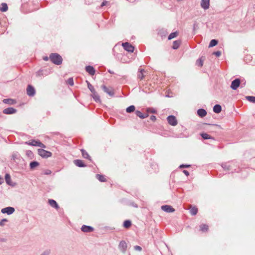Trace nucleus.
I'll return each instance as SVG.
<instances>
[{"label":"nucleus","mask_w":255,"mask_h":255,"mask_svg":"<svg viewBox=\"0 0 255 255\" xmlns=\"http://www.w3.org/2000/svg\"><path fill=\"white\" fill-rule=\"evenodd\" d=\"M3 103L9 105H14L16 102L15 100L12 99H5L3 100Z\"/></svg>","instance_id":"obj_29"},{"label":"nucleus","mask_w":255,"mask_h":255,"mask_svg":"<svg viewBox=\"0 0 255 255\" xmlns=\"http://www.w3.org/2000/svg\"><path fill=\"white\" fill-rule=\"evenodd\" d=\"M189 212L192 215L195 216L198 213V208L196 207H193L190 209Z\"/></svg>","instance_id":"obj_37"},{"label":"nucleus","mask_w":255,"mask_h":255,"mask_svg":"<svg viewBox=\"0 0 255 255\" xmlns=\"http://www.w3.org/2000/svg\"><path fill=\"white\" fill-rule=\"evenodd\" d=\"M210 0H201V6L205 10L209 8Z\"/></svg>","instance_id":"obj_17"},{"label":"nucleus","mask_w":255,"mask_h":255,"mask_svg":"<svg viewBox=\"0 0 255 255\" xmlns=\"http://www.w3.org/2000/svg\"><path fill=\"white\" fill-rule=\"evenodd\" d=\"M48 202L52 207L56 209H58L59 208V206L56 201L53 199H49Z\"/></svg>","instance_id":"obj_21"},{"label":"nucleus","mask_w":255,"mask_h":255,"mask_svg":"<svg viewBox=\"0 0 255 255\" xmlns=\"http://www.w3.org/2000/svg\"><path fill=\"white\" fill-rule=\"evenodd\" d=\"M240 84V79L239 78H236L235 79L232 81L230 87L232 90H236L239 88Z\"/></svg>","instance_id":"obj_9"},{"label":"nucleus","mask_w":255,"mask_h":255,"mask_svg":"<svg viewBox=\"0 0 255 255\" xmlns=\"http://www.w3.org/2000/svg\"><path fill=\"white\" fill-rule=\"evenodd\" d=\"M50 253V250L47 249L45 250L40 255H49Z\"/></svg>","instance_id":"obj_45"},{"label":"nucleus","mask_w":255,"mask_h":255,"mask_svg":"<svg viewBox=\"0 0 255 255\" xmlns=\"http://www.w3.org/2000/svg\"><path fill=\"white\" fill-rule=\"evenodd\" d=\"M181 44V41L180 40H175L173 41V45L172 46V49H177Z\"/></svg>","instance_id":"obj_31"},{"label":"nucleus","mask_w":255,"mask_h":255,"mask_svg":"<svg viewBox=\"0 0 255 255\" xmlns=\"http://www.w3.org/2000/svg\"><path fill=\"white\" fill-rule=\"evenodd\" d=\"M3 182V178L0 176V185Z\"/></svg>","instance_id":"obj_57"},{"label":"nucleus","mask_w":255,"mask_h":255,"mask_svg":"<svg viewBox=\"0 0 255 255\" xmlns=\"http://www.w3.org/2000/svg\"><path fill=\"white\" fill-rule=\"evenodd\" d=\"M49 59V57H48L47 56L43 57V60L47 61Z\"/></svg>","instance_id":"obj_56"},{"label":"nucleus","mask_w":255,"mask_h":255,"mask_svg":"<svg viewBox=\"0 0 255 255\" xmlns=\"http://www.w3.org/2000/svg\"><path fill=\"white\" fill-rule=\"evenodd\" d=\"M51 72V69L41 68L35 73V75L37 77L42 76H46L48 75Z\"/></svg>","instance_id":"obj_2"},{"label":"nucleus","mask_w":255,"mask_h":255,"mask_svg":"<svg viewBox=\"0 0 255 255\" xmlns=\"http://www.w3.org/2000/svg\"><path fill=\"white\" fill-rule=\"evenodd\" d=\"M246 99L252 103H255V97L252 96H247L245 97Z\"/></svg>","instance_id":"obj_40"},{"label":"nucleus","mask_w":255,"mask_h":255,"mask_svg":"<svg viewBox=\"0 0 255 255\" xmlns=\"http://www.w3.org/2000/svg\"><path fill=\"white\" fill-rule=\"evenodd\" d=\"M198 27V24L196 22H195L193 25V30L194 31Z\"/></svg>","instance_id":"obj_51"},{"label":"nucleus","mask_w":255,"mask_h":255,"mask_svg":"<svg viewBox=\"0 0 255 255\" xmlns=\"http://www.w3.org/2000/svg\"><path fill=\"white\" fill-rule=\"evenodd\" d=\"M17 112L16 109H14L13 107H8L4 109L2 113L6 115H12L16 113Z\"/></svg>","instance_id":"obj_13"},{"label":"nucleus","mask_w":255,"mask_h":255,"mask_svg":"<svg viewBox=\"0 0 255 255\" xmlns=\"http://www.w3.org/2000/svg\"><path fill=\"white\" fill-rule=\"evenodd\" d=\"M127 244L125 241H121L119 245L118 248L119 250L123 254H125L127 249Z\"/></svg>","instance_id":"obj_8"},{"label":"nucleus","mask_w":255,"mask_h":255,"mask_svg":"<svg viewBox=\"0 0 255 255\" xmlns=\"http://www.w3.org/2000/svg\"><path fill=\"white\" fill-rule=\"evenodd\" d=\"M39 165V163L38 161L33 160L30 162V164H29L30 169L31 170H33L35 167L38 166Z\"/></svg>","instance_id":"obj_28"},{"label":"nucleus","mask_w":255,"mask_h":255,"mask_svg":"<svg viewBox=\"0 0 255 255\" xmlns=\"http://www.w3.org/2000/svg\"><path fill=\"white\" fill-rule=\"evenodd\" d=\"M200 135L204 139H212L213 140L215 139L213 137L211 136L210 134H209L206 132L201 133Z\"/></svg>","instance_id":"obj_27"},{"label":"nucleus","mask_w":255,"mask_h":255,"mask_svg":"<svg viewBox=\"0 0 255 255\" xmlns=\"http://www.w3.org/2000/svg\"><path fill=\"white\" fill-rule=\"evenodd\" d=\"M26 94L29 97L34 96L35 95L34 87L31 85H28L26 89Z\"/></svg>","instance_id":"obj_10"},{"label":"nucleus","mask_w":255,"mask_h":255,"mask_svg":"<svg viewBox=\"0 0 255 255\" xmlns=\"http://www.w3.org/2000/svg\"><path fill=\"white\" fill-rule=\"evenodd\" d=\"M207 113L206 111L202 108L199 109L197 111V114L201 118L205 117L207 115Z\"/></svg>","instance_id":"obj_22"},{"label":"nucleus","mask_w":255,"mask_h":255,"mask_svg":"<svg viewBox=\"0 0 255 255\" xmlns=\"http://www.w3.org/2000/svg\"><path fill=\"white\" fill-rule=\"evenodd\" d=\"M8 9V6L6 3H2L0 6V10L1 12H5Z\"/></svg>","instance_id":"obj_34"},{"label":"nucleus","mask_w":255,"mask_h":255,"mask_svg":"<svg viewBox=\"0 0 255 255\" xmlns=\"http://www.w3.org/2000/svg\"><path fill=\"white\" fill-rule=\"evenodd\" d=\"M15 211V209L13 207H7L4 208H2L1 210V212L2 214H7L8 215H10L14 213Z\"/></svg>","instance_id":"obj_12"},{"label":"nucleus","mask_w":255,"mask_h":255,"mask_svg":"<svg viewBox=\"0 0 255 255\" xmlns=\"http://www.w3.org/2000/svg\"><path fill=\"white\" fill-rule=\"evenodd\" d=\"M135 114L137 117L140 118L141 119H144L148 116L147 114H143L138 110L135 111Z\"/></svg>","instance_id":"obj_23"},{"label":"nucleus","mask_w":255,"mask_h":255,"mask_svg":"<svg viewBox=\"0 0 255 255\" xmlns=\"http://www.w3.org/2000/svg\"><path fill=\"white\" fill-rule=\"evenodd\" d=\"M218 43V40H217V39H212L210 43H209V47H213L215 46H216V45H217V44Z\"/></svg>","instance_id":"obj_38"},{"label":"nucleus","mask_w":255,"mask_h":255,"mask_svg":"<svg viewBox=\"0 0 255 255\" xmlns=\"http://www.w3.org/2000/svg\"><path fill=\"white\" fill-rule=\"evenodd\" d=\"M135 110V107L134 105H131L126 109V112L128 113H131Z\"/></svg>","instance_id":"obj_36"},{"label":"nucleus","mask_w":255,"mask_h":255,"mask_svg":"<svg viewBox=\"0 0 255 255\" xmlns=\"http://www.w3.org/2000/svg\"><path fill=\"white\" fill-rule=\"evenodd\" d=\"M167 120L169 125L175 126L177 124V121L176 117L173 115L168 116Z\"/></svg>","instance_id":"obj_11"},{"label":"nucleus","mask_w":255,"mask_h":255,"mask_svg":"<svg viewBox=\"0 0 255 255\" xmlns=\"http://www.w3.org/2000/svg\"><path fill=\"white\" fill-rule=\"evenodd\" d=\"M178 34V31H175V32H171L168 36V40H171L172 39L176 37L177 36Z\"/></svg>","instance_id":"obj_39"},{"label":"nucleus","mask_w":255,"mask_h":255,"mask_svg":"<svg viewBox=\"0 0 255 255\" xmlns=\"http://www.w3.org/2000/svg\"><path fill=\"white\" fill-rule=\"evenodd\" d=\"M199 228L200 230L203 232H206L208 231L209 229L208 226L206 224H201L199 226Z\"/></svg>","instance_id":"obj_32"},{"label":"nucleus","mask_w":255,"mask_h":255,"mask_svg":"<svg viewBox=\"0 0 255 255\" xmlns=\"http://www.w3.org/2000/svg\"><path fill=\"white\" fill-rule=\"evenodd\" d=\"M67 83L71 86L74 85V80L73 78H69L67 81Z\"/></svg>","instance_id":"obj_43"},{"label":"nucleus","mask_w":255,"mask_h":255,"mask_svg":"<svg viewBox=\"0 0 255 255\" xmlns=\"http://www.w3.org/2000/svg\"><path fill=\"white\" fill-rule=\"evenodd\" d=\"M108 72H109L110 73H111V74H113V73H114V72H113V71H111L110 70H108Z\"/></svg>","instance_id":"obj_58"},{"label":"nucleus","mask_w":255,"mask_h":255,"mask_svg":"<svg viewBox=\"0 0 255 255\" xmlns=\"http://www.w3.org/2000/svg\"><path fill=\"white\" fill-rule=\"evenodd\" d=\"M191 166V165L190 164H181L180 166H179V168H189Z\"/></svg>","instance_id":"obj_46"},{"label":"nucleus","mask_w":255,"mask_h":255,"mask_svg":"<svg viewBox=\"0 0 255 255\" xmlns=\"http://www.w3.org/2000/svg\"><path fill=\"white\" fill-rule=\"evenodd\" d=\"M7 222V220L6 219H2L0 221V226H3L4 225V222Z\"/></svg>","instance_id":"obj_48"},{"label":"nucleus","mask_w":255,"mask_h":255,"mask_svg":"<svg viewBox=\"0 0 255 255\" xmlns=\"http://www.w3.org/2000/svg\"><path fill=\"white\" fill-rule=\"evenodd\" d=\"M85 70L91 76H93L95 74V69L92 66H86L85 67Z\"/></svg>","instance_id":"obj_19"},{"label":"nucleus","mask_w":255,"mask_h":255,"mask_svg":"<svg viewBox=\"0 0 255 255\" xmlns=\"http://www.w3.org/2000/svg\"><path fill=\"white\" fill-rule=\"evenodd\" d=\"M134 249L136 251H141L142 250V248L141 247L139 246H134Z\"/></svg>","instance_id":"obj_49"},{"label":"nucleus","mask_w":255,"mask_h":255,"mask_svg":"<svg viewBox=\"0 0 255 255\" xmlns=\"http://www.w3.org/2000/svg\"><path fill=\"white\" fill-rule=\"evenodd\" d=\"M131 225V221L129 220H126L123 223V227L126 229H128L130 227Z\"/></svg>","instance_id":"obj_30"},{"label":"nucleus","mask_w":255,"mask_h":255,"mask_svg":"<svg viewBox=\"0 0 255 255\" xmlns=\"http://www.w3.org/2000/svg\"><path fill=\"white\" fill-rule=\"evenodd\" d=\"M38 154L42 158H47L52 156V154L50 151H47L42 148H39L37 150Z\"/></svg>","instance_id":"obj_4"},{"label":"nucleus","mask_w":255,"mask_h":255,"mask_svg":"<svg viewBox=\"0 0 255 255\" xmlns=\"http://www.w3.org/2000/svg\"><path fill=\"white\" fill-rule=\"evenodd\" d=\"M124 49L128 52H133L134 50V47L131 44L128 42H124L122 44Z\"/></svg>","instance_id":"obj_5"},{"label":"nucleus","mask_w":255,"mask_h":255,"mask_svg":"<svg viewBox=\"0 0 255 255\" xmlns=\"http://www.w3.org/2000/svg\"><path fill=\"white\" fill-rule=\"evenodd\" d=\"M254 10H255V5H254Z\"/></svg>","instance_id":"obj_59"},{"label":"nucleus","mask_w":255,"mask_h":255,"mask_svg":"<svg viewBox=\"0 0 255 255\" xmlns=\"http://www.w3.org/2000/svg\"><path fill=\"white\" fill-rule=\"evenodd\" d=\"M222 111V107L219 104H216L213 107V112L216 114L220 113Z\"/></svg>","instance_id":"obj_26"},{"label":"nucleus","mask_w":255,"mask_h":255,"mask_svg":"<svg viewBox=\"0 0 255 255\" xmlns=\"http://www.w3.org/2000/svg\"><path fill=\"white\" fill-rule=\"evenodd\" d=\"M51 173V171L49 169H46L44 171V174L50 175Z\"/></svg>","instance_id":"obj_50"},{"label":"nucleus","mask_w":255,"mask_h":255,"mask_svg":"<svg viewBox=\"0 0 255 255\" xmlns=\"http://www.w3.org/2000/svg\"><path fill=\"white\" fill-rule=\"evenodd\" d=\"M213 54L217 57H219L221 55V52L220 51H215L213 53Z\"/></svg>","instance_id":"obj_47"},{"label":"nucleus","mask_w":255,"mask_h":255,"mask_svg":"<svg viewBox=\"0 0 255 255\" xmlns=\"http://www.w3.org/2000/svg\"><path fill=\"white\" fill-rule=\"evenodd\" d=\"M81 230L84 233H91L94 231V229L92 226L83 225L82 226Z\"/></svg>","instance_id":"obj_15"},{"label":"nucleus","mask_w":255,"mask_h":255,"mask_svg":"<svg viewBox=\"0 0 255 255\" xmlns=\"http://www.w3.org/2000/svg\"><path fill=\"white\" fill-rule=\"evenodd\" d=\"M80 150H81L82 155L83 158H84L85 159H87L91 162L92 161L91 156L89 155L88 153L85 149H81Z\"/></svg>","instance_id":"obj_20"},{"label":"nucleus","mask_w":255,"mask_h":255,"mask_svg":"<svg viewBox=\"0 0 255 255\" xmlns=\"http://www.w3.org/2000/svg\"><path fill=\"white\" fill-rule=\"evenodd\" d=\"M25 144L31 145V146H38L41 148H45L46 146L45 144L42 143L40 140H35V139H32L31 141H26L25 142Z\"/></svg>","instance_id":"obj_3"},{"label":"nucleus","mask_w":255,"mask_h":255,"mask_svg":"<svg viewBox=\"0 0 255 255\" xmlns=\"http://www.w3.org/2000/svg\"><path fill=\"white\" fill-rule=\"evenodd\" d=\"M108 3V1L106 0H104L101 3V6L103 7L104 6H105Z\"/></svg>","instance_id":"obj_52"},{"label":"nucleus","mask_w":255,"mask_h":255,"mask_svg":"<svg viewBox=\"0 0 255 255\" xmlns=\"http://www.w3.org/2000/svg\"><path fill=\"white\" fill-rule=\"evenodd\" d=\"M86 83H87V86L89 90L91 92V93H93L96 91L94 87L88 81H86Z\"/></svg>","instance_id":"obj_41"},{"label":"nucleus","mask_w":255,"mask_h":255,"mask_svg":"<svg viewBox=\"0 0 255 255\" xmlns=\"http://www.w3.org/2000/svg\"><path fill=\"white\" fill-rule=\"evenodd\" d=\"M203 61L204 59H203V57L199 58L197 59L196 61V64L200 67H202L203 65Z\"/></svg>","instance_id":"obj_42"},{"label":"nucleus","mask_w":255,"mask_h":255,"mask_svg":"<svg viewBox=\"0 0 255 255\" xmlns=\"http://www.w3.org/2000/svg\"><path fill=\"white\" fill-rule=\"evenodd\" d=\"M102 89L103 90L107 93L108 95H109L110 97H114L115 95V92L114 89L110 87L108 88L105 85H103L102 86Z\"/></svg>","instance_id":"obj_7"},{"label":"nucleus","mask_w":255,"mask_h":255,"mask_svg":"<svg viewBox=\"0 0 255 255\" xmlns=\"http://www.w3.org/2000/svg\"><path fill=\"white\" fill-rule=\"evenodd\" d=\"M128 205L129 206L133 207L134 208H137L138 207V205L136 203H135L134 202L130 201V202H129L128 203Z\"/></svg>","instance_id":"obj_44"},{"label":"nucleus","mask_w":255,"mask_h":255,"mask_svg":"<svg viewBox=\"0 0 255 255\" xmlns=\"http://www.w3.org/2000/svg\"><path fill=\"white\" fill-rule=\"evenodd\" d=\"M49 59L52 63L56 65H61L63 62L62 57L57 53H51L49 55Z\"/></svg>","instance_id":"obj_1"},{"label":"nucleus","mask_w":255,"mask_h":255,"mask_svg":"<svg viewBox=\"0 0 255 255\" xmlns=\"http://www.w3.org/2000/svg\"><path fill=\"white\" fill-rule=\"evenodd\" d=\"M96 178L101 182H104L106 181V179L104 175L97 174H96Z\"/></svg>","instance_id":"obj_35"},{"label":"nucleus","mask_w":255,"mask_h":255,"mask_svg":"<svg viewBox=\"0 0 255 255\" xmlns=\"http://www.w3.org/2000/svg\"><path fill=\"white\" fill-rule=\"evenodd\" d=\"M150 120L152 121H154L156 120V116H154V115H152L150 116Z\"/></svg>","instance_id":"obj_54"},{"label":"nucleus","mask_w":255,"mask_h":255,"mask_svg":"<svg viewBox=\"0 0 255 255\" xmlns=\"http://www.w3.org/2000/svg\"><path fill=\"white\" fill-rule=\"evenodd\" d=\"M168 34L167 29L165 28H161L159 30L158 34L162 38L165 37Z\"/></svg>","instance_id":"obj_25"},{"label":"nucleus","mask_w":255,"mask_h":255,"mask_svg":"<svg viewBox=\"0 0 255 255\" xmlns=\"http://www.w3.org/2000/svg\"><path fill=\"white\" fill-rule=\"evenodd\" d=\"M91 96L94 99V101L97 103H100L101 102V99L100 97L98 95V94L96 92H94L93 93H92Z\"/></svg>","instance_id":"obj_24"},{"label":"nucleus","mask_w":255,"mask_h":255,"mask_svg":"<svg viewBox=\"0 0 255 255\" xmlns=\"http://www.w3.org/2000/svg\"><path fill=\"white\" fill-rule=\"evenodd\" d=\"M234 165L233 163L231 162H225L222 163L221 164L222 167L226 171H230L231 170H234L236 171V169H233V166Z\"/></svg>","instance_id":"obj_6"},{"label":"nucleus","mask_w":255,"mask_h":255,"mask_svg":"<svg viewBox=\"0 0 255 255\" xmlns=\"http://www.w3.org/2000/svg\"><path fill=\"white\" fill-rule=\"evenodd\" d=\"M161 209L166 213H172L175 211V209L170 205H164L161 207Z\"/></svg>","instance_id":"obj_14"},{"label":"nucleus","mask_w":255,"mask_h":255,"mask_svg":"<svg viewBox=\"0 0 255 255\" xmlns=\"http://www.w3.org/2000/svg\"><path fill=\"white\" fill-rule=\"evenodd\" d=\"M144 72V69H139L138 73H137L138 78L140 79V80H142L144 78V75L143 74Z\"/></svg>","instance_id":"obj_33"},{"label":"nucleus","mask_w":255,"mask_h":255,"mask_svg":"<svg viewBox=\"0 0 255 255\" xmlns=\"http://www.w3.org/2000/svg\"><path fill=\"white\" fill-rule=\"evenodd\" d=\"M183 173H184V174L185 175H186L187 176H188V175H189V172L187 170H184L183 171Z\"/></svg>","instance_id":"obj_55"},{"label":"nucleus","mask_w":255,"mask_h":255,"mask_svg":"<svg viewBox=\"0 0 255 255\" xmlns=\"http://www.w3.org/2000/svg\"><path fill=\"white\" fill-rule=\"evenodd\" d=\"M148 111L152 113H156V110L153 108L148 109Z\"/></svg>","instance_id":"obj_53"},{"label":"nucleus","mask_w":255,"mask_h":255,"mask_svg":"<svg viewBox=\"0 0 255 255\" xmlns=\"http://www.w3.org/2000/svg\"><path fill=\"white\" fill-rule=\"evenodd\" d=\"M74 163L79 167H85L87 165L81 159H75L73 161Z\"/></svg>","instance_id":"obj_18"},{"label":"nucleus","mask_w":255,"mask_h":255,"mask_svg":"<svg viewBox=\"0 0 255 255\" xmlns=\"http://www.w3.org/2000/svg\"><path fill=\"white\" fill-rule=\"evenodd\" d=\"M151 166H156V164H154H154H152V165H151Z\"/></svg>","instance_id":"obj_60"},{"label":"nucleus","mask_w":255,"mask_h":255,"mask_svg":"<svg viewBox=\"0 0 255 255\" xmlns=\"http://www.w3.org/2000/svg\"><path fill=\"white\" fill-rule=\"evenodd\" d=\"M4 178L5 182L7 185H10L12 187H14L15 185V183H12L11 182V176L8 173L5 174Z\"/></svg>","instance_id":"obj_16"}]
</instances>
